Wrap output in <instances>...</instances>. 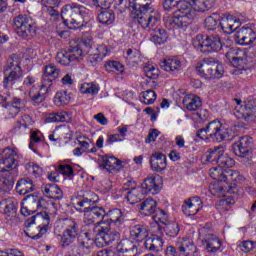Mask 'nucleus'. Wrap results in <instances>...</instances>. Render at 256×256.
Instances as JSON below:
<instances>
[{"label":"nucleus","mask_w":256,"mask_h":256,"mask_svg":"<svg viewBox=\"0 0 256 256\" xmlns=\"http://www.w3.org/2000/svg\"><path fill=\"white\" fill-rule=\"evenodd\" d=\"M107 73H123L124 66L119 61H108L104 64Z\"/></svg>","instance_id":"54"},{"label":"nucleus","mask_w":256,"mask_h":256,"mask_svg":"<svg viewBox=\"0 0 256 256\" xmlns=\"http://www.w3.org/2000/svg\"><path fill=\"white\" fill-rule=\"evenodd\" d=\"M105 223L103 222H94L92 224H84V227L86 229V232L84 235H87L94 241H96V246L99 245L101 235L103 233V230L105 229Z\"/></svg>","instance_id":"29"},{"label":"nucleus","mask_w":256,"mask_h":256,"mask_svg":"<svg viewBox=\"0 0 256 256\" xmlns=\"http://www.w3.org/2000/svg\"><path fill=\"white\" fill-rule=\"evenodd\" d=\"M98 21L102 25H112L115 23V12L111 9H104L98 14Z\"/></svg>","instance_id":"48"},{"label":"nucleus","mask_w":256,"mask_h":256,"mask_svg":"<svg viewBox=\"0 0 256 256\" xmlns=\"http://www.w3.org/2000/svg\"><path fill=\"white\" fill-rule=\"evenodd\" d=\"M201 209H203V201L199 196L185 200L184 204L182 205V212L187 217H191V215H197Z\"/></svg>","instance_id":"27"},{"label":"nucleus","mask_w":256,"mask_h":256,"mask_svg":"<svg viewBox=\"0 0 256 256\" xmlns=\"http://www.w3.org/2000/svg\"><path fill=\"white\" fill-rule=\"evenodd\" d=\"M196 51L209 55V53H219L223 49V42L219 35L198 34L193 41Z\"/></svg>","instance_id":"9"},{"label":"nucleus","mask_w":256,"mask_h":256,"mask_svg":"<svg viewBox=\"0 0 256 256\" xmlns=\"http://www.w3.org/2000/svg\"><path fill=\"white\" fill-rule=\"evenodd\" d=\"M209 175L214 181H220L224 183H239L243 181V176L239 171L231 169H223L222 167L215 166L209 170Z\"/></svg>","instance_id":"14"},{"label":"nucleus","mask_w":256,"mask_h":256,"mask_svg":"<svg viewBox=\"0 0 256 256\" xmlns=\"http://www.w3.org/2000/svg\"><path fill=\"white\" fill-rule=\"evenodd\" d=\"M121 239V234L111 228V226L105 224L104 230H102V234L100 236V243L97 244V247H107V245H112L115 241H119Z\"/></svg>","instance_id":"25"},{"label":"nucleus","mask_w":256,"mask_h":256,"mask_svg":"<svg viewBox=\"0 0 256 256\" xmlns=\"http://www.w3.org/2000/svg\"><path fill=\"white\" fill-rule=\"evenodd\" d=\"M161 69L163 71H166V73H170V75H179L181 71H183V62H181V59L176 56H171L168 58H165L161 63H160Z\"/></svg>","instance_id":"23"},{"label":"nucleus","mask_w":256,"mask_h":256,"mask_svg":"<svg viewBox=\"0 0 256 256\" xmlns=\"http://www.w3.org/2000/svg\"><path fill=\"white\" fill-rule=\"evenodd\" d=\"M20 213L24 217H29V215H33L35 213V208L33 207V202L31 200L27 201L26 203H21Z\"/></svg>","instance_id":"60"},{"label":"nucleus","mask_w":256,"mask_h":256,"mask_svg":"<svg viewBox=\"0 0 256 256\" xmlns=\"http://www.w3.org/2000/svg\"><path fill=\"white\" fill-rule=\"evenodd\" d=\"M13 28L22 39H32L37 35V25L31 17L20 14L13 19Z\"/></svg>","instance_id":"13"},{"label":"nucleus","mask_w":256,"mask_h":256,"mask_svg":"<svg viewBox=\"0 0 256 256\" xmlns=\"http://www.w3.org/2000/svg\"><path fill=\"white\" fill-rule=\"evenodd\" d=\"M41 191L45 197L53 199V201H61L63 199V190L55 183L43 184Z\"/></svg>","instance_id":"32"},{"label":"nucleus","mask_w":256,"mask_h":256,"mask_svg":"<svg viewBox=\"0 0 256 256\" xmlns=\"http://www.w3.org/2000/svg\"><path fill=\"white\" fill-rule=\"evenodd\" d=\"M236 107L234 109V115L236 119H243L247 123H251L256 119V109L254 107H249L247 105H242L240 99L234 100Z\"/></svg>","instance_id":"18"},{"label":"nucleus","mask_w":256,"mask_h":256,"mask_svg":"<svg viewBox=\"0 0 256 256\" xmlns=\"http://www.w3.org/2000/svg\"><path fill=\"white\" fill-rule=\"evenodd\" d=\"M143 99L145 105H153L157 99V93L153 90L143 92Z\"/></svg>","instance_id":"61"},{"label":"nucleus","mask_w":256,"mask_h":256,"mask_svg":"<svg viewBox=\"0 0 256 256\" xmlns=\"http://www.w3.org/2000/svg\"><path fill=\"white\" fill-rule=\"evenodd\" d=\"M17 152L12 148H5L2 153H0V191L7 193L13 189L15 183V178L11 170L13 165L16 163Z\"/></svg>","instance_id":"3"},{"label":"nucleus","mask_w":256,"mask_h":256,"mask_svg":"<svg viewBox=\"0 0 256 256\" xmlns=\"http://www.w3.org/2000/svg\"><path fill=\"white\" fill-rule=\"evenodd\" d=\"M5 71H10V73L4 78V89H7L9 85H15V82L23 77L21 62H19V57L16 54H13L8 58L7 68Z\"/></svg>","instance_id":"15"},{"label":"nucleus","mask_w":256,"mask_h":256,"mask_svg":"<svg viewBox=\"0 0 256 256\" xmlns=\"http://www.w3.org/2000/svg\"><path fill=\"white\" fill-rule=\"evenodd\" d=\"M95 193L86 192L81 198L74 200L78 213H84V225L105 223V208L95 205Z\"/></svg>","instance_id":"2"},{"label":"nucleus","mask_w":256,"mask_h":256,"mask_svg":"<svg viewBox=\"0 0 256 256\" xmlns=\"http://www.w3.org/2000/svg\"><path fill=\"white\" fill-rule=\"evenodd\" d=\"M51 218L46 212H39L36 215L28 218L24 225L25 233L31 239H41L49 229Z\"/></svg>","instance_id":"7"},{"label":"nucleus","mask_w":256,"mask_h":256,"mask_svg":"<svg viewBox=\"0 0 256 256\" xmlns=\"http://www.w3.org/2000/svg\"><path fill=\"white\" fill-rule=\"evenodd\" d=\"M61 69L57 68L54 64L46 65L42 75V84L39 92L30 90L29 97L33 105H39L47 99V94L51 93L53 87V81L59 78Z\"/></svg>","instance_id":"4"},{"label":"nucleus","mask_w":256,"mask_h":256,"mask_svg":"<svg viewBox=\"0 0 256 256\" xmlns=\"http://www.w3.org/2000/svg\"><path fill=\"white\" fill-rule=\"evenodd\" d=\"M195 13H205L213 7L215 0H189Z\"/></svg>","instance_id":"41"},{"label":"nucleus","mask_w":256,"mask_h":256,"mask_svg":"<svg viewBox=\"0 0 256 256\" xmlns=\"http://www.w3.org/2000/svg\"><path fill=\"white\" fill-rule=\"evenodd\" d=\"M88 16L89 9L75 2L65 4L61 8V17L65 25H67V27L70 29H79V27H83V23H85V17Z\"/></svg>","instance_id":"6"},{"label":"nucleus","mask_w":256,"mask_h":256,"mask_svg":"<svg viewBox=\"0 0 256 256\" xmlns=\"http://www.w3.org/2000/svg\"><path fill=\"white\" fill-rule=\"evenodd\" d=\"M164 231L168 237H177L179 235V231H181V227L177 222H166L164 224Z\"/></svg>","instance_id":"56"},{"label":"nucleus","mask_w":256,"mask_h":256,"mask_svg":"<svg viewBox=\"0 0 256 256\" xmlns=\"http://www.w3.org/2000/svg\"><path fill=\"white\" fill-rule=\"evenodd\" d=\"M196 137L202 139V141L221 143V141H229L231 130L221 120L216 119L209 122L206 127L198 130Z\"/></svg>","instance_id":"5"},{"label":"nucleus","mask_w":256,"mask_h":256,"mask_svg":"<svg viewBox=\"0 0 256 256\" xmlns=\"http://www.w3.org/2000/svg\"><path fill=\"white\" fill-rule=\"evenodd\" d=\"M157 209V201L153 198H147L140 204V211L142 215H153Z\"/></svg>","instance_id":"45"},{"label":"nucleus","mask_w":256,"mask_h":256,"mask_svg":"<svg viewBox=\"0 0 256 256\" xmlns=\"http://www.w3.org/2000/svg\"><path fill=\"white\" fill-rule=\"evenodd\" d=\"M59 175H63L64 177H73V167L69 164H60L56 171L48 174V179L52 183H59Z\"/></svg>","instance_id":"34"},{"label":"nucleus","mask_w":256,"mask_h":256,"mask_svg":"<svg viewBox=\"0 0 256 256\" xmlns=\"http://www.w3.org/2000/svg\"><path fill=\"white\" fill-rule=\"evenodd\" d=\"M62 227L64 230L60 237V245L63 249L66 247H70L73 245L75 241H77V237L79 236V222L73 218L62 219L57 223V227Z\"/></svg>","instance_id":"12"},{"label":"nucleus","mask_w":256,"mask_h":256,"mask_svg":"<svg viewBox=\"0 0 256 256\" xmlns=\"http://www.w3.org/2000/svg\"><path fill=\"white\" fill-rule=\"evenodd\" d=\"M126 199L130 205H135L141 203L145 199V193L141 187H138L134 190L128 191L126 194Z\"/></svg>","instance_id":"43"},{"label":"nucleus","mask_w":256,"mask_h":256,"mask_svg":"<svg viewBox=\"0 0 256 256\" xmlns=\"http://www.w3.org/2000/svg\"><path fill=\"white\" fill-rule=\"evenodd\" d=\"M140 57L141 52H139L137 49L129 48L125 54L126 62L132 67H137V65H139Z\"/></svg>","instance_id":"50"},{"label":"nucleus","mask_w":256,"mask_h":256,"mask_svg":"<svg viewBox=\"0 0 256 256\" xmlns=\"http://www.w3.org/2000/svg\"><path fill=\"white\" fill-rule=\"evenodd\" d=\"M130 237L133 241L141 243V241H145L149 237V230L141 224L134 225L130 227Z\"/></svg>","instance_id":"37"},{"label":"nucleus","mask_w":256,"mask_h":256,"mask_svg":"<svg viewBox=\"0 0 256 256\" xmlns=\"http://www.w3.org/2000/svg\"><path fill=\"white\" fill-rule=\"evenodd\" d=\"M143 71L148 79H157L159 77V68L153 64L145 65Z\"/></svg>","instance_id":"57"},{"label":"nucleus","mask_w":256,"mask_h":256,"mask_svg":"<svg viewBox=\"0 0 256 256\" xmlns=\"http://www.w3.org/2000/svg\"><path fill=\"white\" fill-rule=\"evenodd\" d=\"M255 247H256V242L253 240H244V241L238 242V248L243 253H251V251H253Z\"/></svg>","instance_id":"58"},{"label":"nucleus","mask_w":256,"mask_h":256,"mask_svg":"<svg viewBox=\"0 0 256 256\" xmlns=\"http://www.w3.org/2000/svg\"><path fill=\"white\" fill-rule=\"evenodd\" d=\"M125 218L123 217V212L119 208H114L105 212L104 215V224L111 226V223L114 225H123Z\"/></svg>","instance_id":"33"},{"label":"nucleus","mask_w":256,"mask_h":256,"mask_svg":"<svg viewBox=\"0 0 256 256\" xmlns=\"http://www.w3.org/2000/svg\"><path fill=\"white\" fill-rule=\"evenodd\" d=\"M144 247L147 251L157 253L163 248V239L161 237L148 238L144 242Z\"/></svg>","instance_id":"47"},{"label":"nucleus","mask_w":256,"mask_h":256,"mask_svg":"<svg viewBox=\"0 0 256 256\" xmlns=\"http://www.w3.org/2000/svg\"><path fill=\"white\" fill-rule=\"evenodd\" d=\"M43 144L40 131H32L30 134L29 149L34 153H39V146Z\"/></svg>","instance_id":"49"},{"label":"nucleus","mask_w":256,"mask_h":256,"mask_svg":"<svg viewBox=\"0 0 256 256\" xmlns=\"http://www.w3.org/2000/svg\"><path fill=\"white\" fill-rule=\"evenodd\" d=\"M145 31H153L154 34L151 36L152 43L155 45H165L169 39V33L163 28H159L161 25V13H155L148 20H142L139 24Z\"/></svg>","instance_id":"8"},{"label":"nucleus","mask_w":256,"mask_h":256,"mask_svg":"<svg viewBox=\"0 0 256 256\" xmlns=\"http://www.w3.org/2000/svg\"><path fill=\"white\" fill-rule=\"evenodd\" d=\"M222 153H225V147L216 146L213 149H208L203 159L206 163H218Z\"/></svg>","instance_id":"38"},{"label":"nucleus","mask_w":256,"mask_h":256,"mask_svg":"<svg viewBox=\"0 0 256 256\" xmlns=\"http://www.w3.org/2000/svg\"><path fill=\"white\" fill-rule=\"evenodd\" d=\"M97 256H125L118 249H103L98 251Z\"/></svg>","instance_id":"64"},{"label":"nucleus","mask_w":256,"mask_h":256,"mask_svg":"<svg viewBox=\"0 0 256 256\" xmlns=\"http://www.w3.org/2000/svg\"><path fill=\"white\" fill-rule=\"evenodd\" d=\"M234 40L238 45H252L256 41L255 30L250 27H242L236 32Z\"/></svg>","instance_id":"24"},{"label":"nucleus","mask_w":256,"mask_h":256,"mask_svg":"<svg viewBox=\"0 0 256 256\" xmlns=\"http://www.w3.org/2000/svg\"><path fill=\"white\" fill-rule=\"evenodd\" d=\"M17 207H19V202L15 198H6L0 201V212L8 221H13L17 217Z\"/></svg>","instance_id":"22"},{"label":"nucleus","mask_w":256,"mask_h":256,"mask_svg":"<svg viewBox=\"0 0 256 256\" xmlns=\"http://www.w3.org/2000/svg\"><path fill=\"white\" fill-rule=\"evenodd\" d=\"M202 245L208 253H217V251L221 249V245H223V243L219 237L213 234H208L202 240Z\"/></svg>","instance_id":"36"},{"label":"nucleus","mask_w":256,"mask_h":256,"mask_svg":"<svg viewBox=\"0 0 256 256\" xmlns=\"http://www.w3.org/2000/svg\"><path fill=\"white\" fill-rule=\"evenodd\" d=\"M182 103L188 111H197L202 105L201 98L193 94L186 95Z\"/></svg>","instance_id":"42"},{"label":"nucleus","mask_w":256,"mask_h":256,"mask_svg":"<svg viewBox=\"0 0 256 256\" xmlns=\"http://www.w3.org/2000/svg\"><path fill=\"white\" fill-rule=\"evenodd\" d=\"M83 55V50L79 46L70 47L57 53L56 61L60 65L68 66L77 63Z\"/></svg>","instance_id":"16"},{"label":"nucleus","mask_w":256,"mask_h":256,"mask_svg":"<svg viewBox=\"0 0 256 256\" xmlns=\"http://www.w3.org/2000/svg\"><path fill=\"white\" fill-rule=\"evenodd\" d=\"M4 107L6 109L8 119H15V117H17L21 112V109L25 107V102L20 98H13L12 101L8 102Z\"/></svg>","instance_id":"35"},{"label":"nucleus","mask_w":256,"mask_h":256,"mask_svg":"<svg viewBox=\"0 0 256 256\" xmlns=\"http://www.w3.org/2000/svg\"><path fill=\"white\" fill-rule=\"evenodd\" d=\"M149 162L152 171L156 173H161L167 169V156L162 152H154L150 156Z\"/></svg>","instance_id":"30"},{"label":"nucleus","mask_w":256,"mask_h":256,"mask_svg":"<svg viewBox=\"0 0 256 256\" xmlns=\"http://www.w3.org/2000/svg\"><path fill=\"white\" fill-rule=\"evenodd\" d=\"M241 21H245V19L238 18L236 19L231 14L224 15L220 20V27L222 31L227 33V35H231L233 31H237V28L241 24Z\"/></svg>","instance_id":"28"},{"label":"nucleus","mask_w":256,"mask_h":256,"mask_svg":"<svg viewBox=\"0 0 256 256\" xmlns=\"http://www.w3.org/2000/svg\"><path fill=\"white\" fill-rule=\"evenodd\" d=\"M102 165L109 173H118L121 161L114 156H103Z\"/></svg>","instance_id":"40"},{"label":"nucleus","mask_w":256,"mask_h":256,"mask_svg":"<svg viewBox=\"0 0 256 256\" xmlns=\"http://www.w3.org/2000/svg\"><path fill=\"white\" fill-rule=\"evenodd\" d=\"M53 102L56 107H65L71 103V94L65 90L56 92Z\"/></svg>","instance_id":"46"},{"label":"nucleus","mask_w":256,"mask_h":256,"mask_svg":"<svg viewBox=\"0 0 256 256\" xmlns=\"http://www.w3.org/2000/svg\"><path fill=\"white\" fill-rule=\"evenodd\" d=\"M200 77L204 79L215 80L221 79L225 74L223 63L215 58H204L202 62L196 67Z\"/></svg>","instance_id":"11"},{"label":"nucleus","mask_w":256,"mask_h":256,"mask_svg":"<svg viewBox=\"0 0 256 256\" xmlns=\"http://www.w3.org/2000/svg\"><path fill=\"white\" fill-rule=\"evenodd\" d=\"M30 201L32 202V206L34 207L35 213L39 211V209H45V207H47V200L43 198L35 199V197H32Z\"/></svg>","instance_id":"62"},{"label":"nucleus","mask_w":256,"mask_h":256,"mask_svg":"<svg viewBox=\"0 0 256 256\" xmlns=\"http://www.w3.org/2000/svg\"><path fill=\"white\" fill-rule=\"evenodd\" d=\"M99 89V85L95 82L84 83L80 86V93L82 95H98Z\"/></svg>","instance_id":"51"},{"label":"nucleus","mask_w":256,"mask_h":256,"mask_svg":"<svg viewBox=\"0 0 256 256\" xmlns=\"http://www.w3.org/2000/svg\"><path fill=\"white\" fill-rule=\"evenodd\" d=\"M93 245H97L96 240L84 234V236H82V238L79 240L78 246L76 248H73L67 256L89 255V253H91Z\"/></svg>","instance_id":"20"},{"label":"nucleus","mask_w":256,"mask_h":256,"mask_svg":"<svg viewBox=\"0 0 256 256\" xmlns=\"http://www.w3.org/2000/svg\"><path fill=\"white\" fill-rule=\"evenodd\" d=\"M45 7H46V13L48 17H50V21L57 23V21L61 19V13L59 12V10H57V7L59 6H45Z\"/></svg>","instance_id":"59"},{"label":"nucleus","mask_w":256,"mask_h":256,"mask_svg":"<svg viewBox=\"0 0 256 256\" xmlns=\"http://www.w3.org/2000/svg\"><path fill=\"white\" fill-rule=\"evenodd\" d=\"M16 191L19 193V195L33 193V191H35V184H33V180L29 178L20 179L16 184Z\"/></svg>","instance_id":"39"},{"label":"nucleus","mask_w":256,"mask_h":256,"mask_svg":"<svg viewBox=\"0 0 256 256\" xmlns=\"http://www.w3.org/2000/svg\"><path fill=\"white\" fill-rule=\"evenodd\" d=\"M152 219L158 225V229H161V226H159V224L161 223L162 225H166L167 223V212H165V210L163 209L156 208V211L154 212V214H152Z\"/></svg>","instance_id":"55"},{"label":"nucleus","mask_w":256,"mask_h":256,"mask_svg":"<svg viewBox=\"0 0 256 256\" xmlns=\"http://www.w3.org/2000/svg\"><path fill=\"white\" fill-rule=\"evenodd\" d=\"M153 0H132L128 2V9L130 10V17L137 21L138 25H141V21L149 20V17L159 13L151 7Z\"/></svg>","instance_id":"10"},{"label":"nucleus","mask_w":256,"mask_h":256,"mask_svg":"<svg viewBox=\"0 0 256 256\" xmlns=\"http://www.w3.org/2000/svg\"><path fill=\"white\" fill-rule=\"evenodd\" d=\"M71 120V115L66 112H53L48 114L46 117L47 123H67V121Z\"/></svg>","instance_id":"44"},{"label":"nucleus","mask_w":256,"mask_h":256,"mask_svg":"<svg viewBox=\"0 0 256 256\" xmlns=\"http://www.w3.org/2000/svg\"><path fill=\"white\" fill-rule=\"evenodd\" d=\"M163 8L165 11L178 9V13L168 20V23L174 29L187 27L191 24V21L197 17V13H195V10L193 9V4H191V1L189 0H164Z\"/></svg>","instance_id":"1"},{"label":"nucleus","mask_w":256,"mask_h":256,"mask_svg":"<svg viewBox=\"0 0 256 256\" xmlns=\"http://www.w3.org/2000/svg\"><path fill=\"white\" fill-rule=\"evenodd\" d=\"M226 59L230 61L234 67H241V65L247 63V52L239 48H229L226 52Z\"/></svg>","instance_id":"26"},{"label":"nucleus","mask_w":256,"mask_h":256,"mask_svg":"<svg viewBox=\"0 0 256 256\" xmlns=\"http://www.w3.org/2000/svg\"><path fill=\"white\" fill-rule=\"evenodd\" d=\"M163 187V178L161 176H149L141 184L144 195H157Z\"/></svg>","instance_id":"17"},{"label":"nucleus","mask_w":256,"mask_h":256,"mask_svg":"<svg viewBox=\"0 0 256 256\" xmlns=\"http://www.w3.org/2000/svg\"><path fill=\"white\" fill-rule=\"evenodd\" d=\"M176 247L182 256H199V248L191 238H178Z\"/></svg>","instance_id":"19"},{"label":"nucleus","mask_w":256,"mask_h":256,"mask_svg":"<svg viewBox=\"0 0 256 256\" xmlns=\"http://www.w3.org/2000/svg\"><path fill=\"white\" fill-rule=\"evenodd\" d=\"M223 183L225 182H215V183H211L209 185V191L211 193V195H213L214 197H225V195H227V191H231V189H235V185H237V183L239 182H232V183H225V185H223Z\"/></svg>","instance_id":"31"},{"label":"nucleus","mask_w":256,"mask_h":256,"mask_svg":"<svg viewBox=\"0 0 256 256\" xmlns=\"http://www.w3.org/2000/svg\"><path fill=\"white\" fill-rule=\"evenodd\" d=\"M204 25L208 31H215V29H217V25H219V22L214 16H209L205 19Z\"/></svg>","instance_id":"63"},{"label":"nucleus","mask_w":256,"mask_h":256,"mask_svg":"<svg viewBox=\"0 0 256 256\" xmlns=\"http://www.w3.org/2000/svg\"><path fill=\"white\" fill-rule=\"evenodd\" d=\"M217 165L222 169H229L235 165V160L229 156V154L222 152L218 159Z\"/></svg>","instance_id":"53"},{"label":"nucleus","mask_w":256,"mask_h":256,"mask_svg":"<svg viewBox=\"0 0 256 256\" xmlns=\"http://www.w3.org/2000/svg\"><path fill=\"white\" fill-rule=\"evenodd\" d=\"M251 145H253V138L242 136L232 145V150L237 157H250Z\"/></svg>","instance_id":"21"},{"label":"nucleus","mask_w":256,"mask_h":256,"mask_svg":"<svg viewBox=\"0 0 256 256\" xmlns=\"http://www.w3.org/2000/svg\"><path fill=\"white\" fill-rule=\"evenodd\" d=\"M116 249H118L119 253L125 255V253H129V251H133L135 249V243L127 238L122 239L116 246Z\"/></svg>","instance_id":"52"}]
</instances>
